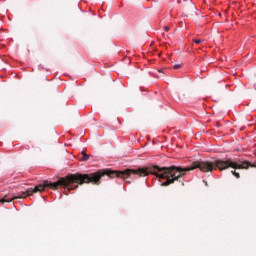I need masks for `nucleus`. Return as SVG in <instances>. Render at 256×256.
Segmentation results:
<instances>
[{"label":"nucleus","instance_id":"nucleus-4","mask_svg":"<svg viewBox=\"0 0 256 256\" xmlns=\"http://www.w3.org/2000/svg\"><path fill=\"white\" fill-rule=\"evenodd\" d=\"M182 65L181 64H175L174 69H181Z\"/></svg>","mask_w":256,"mask_h":256},{"label":"nucleus","instance_id":"nucleus-3","mask_svg":"<svg viewBox=\"0 0 256 256\" xmlns=\"http://www.w3.org/2000/svg\"><path fill=\"white\" fill-rule=\"evenodd\" d=\"M194 43H196V45H199L200 43H203V40H201V39H194Z\"/></svg>","mask_w":256,"mask_h":256},{"label":"nucleus","instance_id":"nucleus-2","mask_svg":"<svg viewBox=\"0 0 256 256\" xmlns=\"http://www.w3.org/2000/svg\"><path fill=\"white\" fill-rule=\"evenodd\" d=\"M81 161H89V155H87L85 152H82Z\"/></svg>","mask_w":256,"mask_h":256},{"label":"nucleus","instance_id":"nucleus-7","mask_svg":"<svg viewBox=\"0 0 256 256\" xmlns=\"http://www.w3.org/2000/svg\"><path fill=\"white\" fill-rule=\"evenodd\" d=\"M185 13H189V8H186V9H185Z\"/></svg>","mask_w":256,"mask_h":256},{"label":"nucleus","instance_id":"nucleus-5","mask_svg":"<svg viewBox=\"0 0 256 256\" xmlns=\"http://www.w3.org/2000/svg\"><path fill=\"white\" fill-rule=\"evenodd\" d=\"M193 9H195V5L194 4H190V11H193Z\"/></svg>","mask_w":256,"mask_h":256},{"label":"nucleus","instance_id":"nucleus-1","mask_svg":"<svg viewBox=\"0 0 256 256\" xmlns=\"http://www.w3.org/2000/svg\"><path fill=\"white\" fill-rule=\"evenodd\" d=\"M105 175H107V177L110 179L115 177L127 179L128 177H131V175L140 177V168L126 169L124 171L104 169L90 174H69L66 177L60 178L57 182H49V180H45L42 184H39L34 188H29L26 190V192H22L18 196H14L12 198H2L0 199V203H11V201H14V199H26L27 197H31V195L34 193H43L46 187H49V189H52L53 191H57L59 187H63L64 189H67V191H73L75 189H79V185H83L85 183L101 185V177H105Z\"/></svg>","mask_w":256,"mask_h":256},{"label":"nucleus","instance_id":"nucleus-6","mask_svg":"<svg viewBox=\"0 0 256 256\" xmlns=\"http://www.w3.org/2000/svg\"><path fill=\"white\" fill-rule=\"evenodd\" d=\"M163 29L164 31H169V26H164Z\"/></svg>","mask_w":256,"mask_h":256}]
</instances>
